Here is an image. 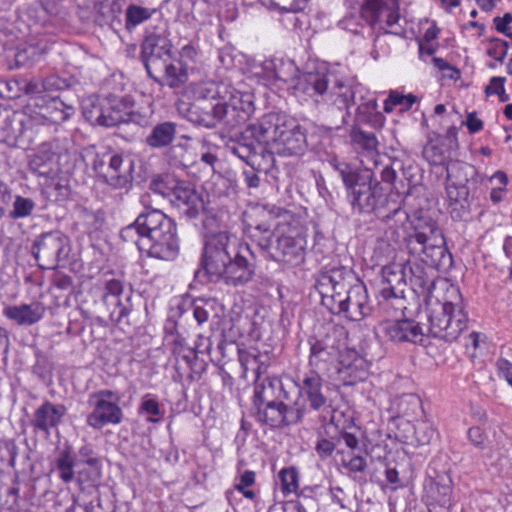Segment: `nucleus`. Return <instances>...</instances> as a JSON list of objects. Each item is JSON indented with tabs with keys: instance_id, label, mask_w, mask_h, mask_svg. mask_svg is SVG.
Returning a JSON list of instances; mask_svg holds the SVG:
<instances>
[{
	"instance_id": "f257e3e1",
	"label": "nucleus",
	"mask_w": 512,
	"mask_h": 512,
	"mask_svg": "<svg viewBox=\"0 0 512 512\" xmlns=\"http://www.w3.org/2000/svg\"><path fill=\"white\" fill-rule=\"evenodd\" d=\"M306 135L296 120L282 113H268L249 124L240 136L227 143V149L250 167L268 171L274 154L284 157L302 155Z\"/></svg>"
},
{
	"instance_id": "f03ea898",
	"label": "nucleus",
	"mask_w": 512,
	"mask_h": 512,
	"mask_svg": "<svg viewBox=\"0 0 512 512\" xmlns=\"http://www.w3.org/2000/svg\"><path fill=\"white\" fill-rule=\"evenodd\" d=\"M193 103H181L178 111L191 124L205 129L233 130L253 112L250 100H244L228 85L203 81L192 86Z\"/></svg>"
},
{
	"instance_id": "7ed1b4c3",
	"label": "nucleus",
	"mask_w": 512,
	"mask_h": 512,
	"mask_svg": "<svg viewBox=\"0 0 512 512\" xmlns=\"http://www.w3.org/2000/svg\"><path fill=\"white\" fill-rule=\"evenodd\" d=\"M245 233L268 259L291 265L304 260L306 240L300 229L287 222L275 224L265 211L249 217Z\"/></svg>"
},
{
	"instance_id": "20e7f679",
	"label": "nucleus",
	"mask_w": 512,
	"mask_h": 512,
	"mask_svg": "<svg viewBox=\"0 0 512 512\" xmlns=\"http://www.w3.org/2000/svg\"><path fill=\"white\" fill-rule=\"evenodd\" d=\"M244 252L251 254L248 245H240L228 232L210 235L203 248L201 266L212 281L223 280L227 285L239 286L250 282L255 265Z\"/></svg>"
},
{
	"instance_id": "39448f33",
	"label": "nucleus",
	"mask_w": 512,
	"mask_h": 512,
	"mask_svg": "<svg viewBox=\"0 0 512 512\" xmlns=\"http://www.w3.org/2000/svg\"><path fill=\"white\" fill-rule=\"evenodd\" d=\"M120 237L149 257L173 261L179 255L176 223L158 209H145L121 230Z\"/></svg>"
},
{
	"instance_id": "423d86ee",
	"label": "nucleus",
	"mask_w": 512,
	"mask_h": 512,
	"mask_svg": "<svg viewBox=\"0 0 512 512\" xmlns=\"http://www.w3.org/2000/svg\"><path fill=\"white\" fill-rule=\"evenodd\" d=\"M168 36L165 27H146L141 59L150 78L161 86L175 89L188 81V71L183 61L172 52Z\"/></svg>"
},
{
	"instance_id": "0eeeda50",
	"label": "nucleus",
	"mask_w": 512,
	"mask_h": 512,
	"mask_svg": "<svg viewBox=\"0 0 512 512\" xmlns=\"http://www.w3.org/2000/svg\"><path fill=\"white\" fill-rule=\"evenodd\" d=\"M405 240L407 253L432 268H444L452 262L442 230L422 212L412 217L411 231Z\"/></svg>"
},
{
	"instance_id": "6e6552de",
	"label": "nucleus",
	"mask_w": 512,
	"mask_h": 512,
	"mask_svg": "<svg viewBox=\"0 0 512 512\" xmlns=\"http://www.w3.org/2000/svg\"><path fill=\"white\" fill-rule=\"evenodd\" d=\"M299 95L311 98L315 103H329L338 109H348L357 104L356 96L363 90L360 84L338 79L325 72H307L302 74L295 85Z\"/></svg>"
},
{
	"instance_id": "1a4fd4ad",
	"label": "nucleus",
	"mask_w": 512,
	"mask_h": 512,
	"mask_svg": "<svg viewBox=\"0 0 512 512\" xmlns=\"http://www.w3.org/2000/svg\"><path fill=\"white\" fill-rule=\"evenodd\" d=\"M79 157L70 141L54 139L39 146L29 161V168L39 176L53 178L59 173L71 174Z\"/></svg>"
},
{
	"instance_id": "9d476101",
	"label": "nucleus",
	"mask_w": 512,
	"mask_h": 512,
	"mask_svg": "<svg viewBox=\"0 0 512 512\" xmlns=\"http://www.w3.org/2000/svg\"><path fill=\"white\" fill-rule=\"evenodd\" d=\"M347 193L353 210L358 213H376L381 218L389 205L387 193L369 169L363 170V175Z\"/></svg>"
},
{
	"instance_id": "9b49d317",
	"label": "nucleus",
	"mask_w": 512,
	"mask_h": 512,
	"mask_svg": "<svg viewBox=\"0 0 512 512\" xmlns=\"http://www.w3.org/2000/svg\"><path fill=\"white\" fill-rule=\"evenodd\" d=\"M427 318L430 335L446 342L458 339L468 323V317L463 309L451 302H437L429 309Z\"/></svg>"
},
{
	"instance_id": "f8f14e48",
	"label": "nucleus",
	"mask_w": 512,
	"mask_h": 512,
	"mask_svg": "<svg viewBox=\"0 0 512 512\" xmlns=\"http://www.w3.org/2000/svg\"><path fill=\"white\" fill-rule=\"evenodd\" d=\"M69 239L59 231L39 235L31 246V254L42 269H55L68 259Z\"/></svg>"
},
{
	"instance_id": "ddd939ff",
	"label": "nucleus",
	"mask_w": 512,
	"mask_h": 512,
	"mask_svg": "<svg viewBox=\"0 0 512 512\" xmlns=\"http://www.w3.org/2000/svg\"><path fill=\"white\" fill-rule=\"evenodd\" d=\"M446 193L451 203L460 204L462 209L469 207V195L472 185L478 181L476 168L462 161H452L447 164Z\"/></svg>"
},
{
	"instance_id": "4468645a",
	"label": "nucleus",
	"mask_w": 512,
	"mask_h": 512,
	"mask_svg": "<svg viewBox=\"0 0 512 512\" xmlns=\"http://www.w3.org/2000/svg\"><path fill=\"white\" fill-rule=\"evenodd\" d=\"M254 407L257 420L275 429L300 424L306 414V406L300 400L280 401Z\"/></svg>"
},
{
	"instance_id": "2eb2a0df",
	"label": "nucleus",
	"mask_w": 512,
	"mask_h": 512,
	"mask_svg": "<svg viewBox=\"0 0 512 512\" xmlns=\"http://www.w3.org/2000/svg\"><path fill=\"white\" fill-rule=\"evenodd\" d=\"M177 127V123L173 121L158 122L151 127L144 142L151 149L160 150L169 147L170 162L175 166L186 168L190 165L186 147L182 144L171 146L177 134Z\"/></svg>"
},
{
	"instance_id": "dca6fc26",
	"label": "nucleus",
	"mask_w": 512,
	"mask_h": 512,
	"mask_svg": "<svg viewBox=\"0 0 512 512\" xmlns=\"http://www.w3.org/2000/svg\"><path fill=\"white\" fill-rule=\"evenodd\" d=\"M353 275L345 267L332 268L320 274L316 289L321 296V301L329 311L335 310L338 301L345 297L350 288Z\"/></svg>"
},
{
	"instance_id": "f3484780",
	"label": "nucleus",
	"mask_w": 512,
	"mask_h": 512,
	"mask_svg": "<svg viewBox=\"0 0 512 512\" xmlns=\"http://www.w3.org/2000/svg\"><path fill=\"white\" fill-rule=\"evenodd\" d=\"M93 168L114 189H128L132 183V165L120 154L104 153L102 157L97 155Z\"/></svg>"
},
{
	"instance_id": "a211bd4d",
	"label": "nucleus",
	"mask_w": 512,
	"mask_h": 512,
	"mask_svg": "<svg viewBox=\"0 0 512 512\" xmlns=\"http://www.w3.org/2000/svg\"><path fill=\"white\" fill-rule=\"evenodd\" d=\"M295 384L297 398L294 401H303L306 406L317 412L325 411L330 407L328 398L325 394L327 388L320 374L314 370L305 372L302 376H298Z\"/></svg>"
},
{
	"instance_id": "6ab92c4d",
	"label": "nucleus",
	"mask_w": 512,
	"mask_h": 512,
	"mask_svg": "<svg viewBox=\"0 0 512 512\" xmlns=\"http://www.w3.org/2000/svg\"><path fill=\"white\" fill-rule=\"evenodd\" d=\"M453 482L446 472L430 477L424 484V499L428 512H450L454 506Z\"/></svg>"
},
{
	"instance_id": "aec40b11",
	"label": "nucleus",
	"mask_w": 512,
	"mask_h": 512,
	"mask_svg": "<svg viewBox=\"0 0 512 512\" xmlns=\"http://www.w3.org/2000/svg\"><path fill=\"white\" fill-rule=\"evenodd\" d=\"M375 334L379 339L394 343H421L424 338L423 327L411 319L385 320L375 327Z\"/></svg>"
},
{
	"instance_id": "412c9836",
	"label": "nucleus",
	"mask_w": 512,
	"mask_h": 512,
	"mask_svg": "<svg viewBox=\"0 0 512 512\" xmlns=\"http://www.w3.org/2000/svg\"><path fill=\"white\" fill-rule=\"evenodd\" d=\"M382 276L388 284L395 281L409 283L412 290L418 295L429 294L433 285V281L428 277L424 266L410 261L402 266L399 274L394 271L393 267H383Z\"/></svg>"
},
{
	"instance_id": "4be33fe9",
	"label": "nucleus",
	"mask_w": 512,
	"mask_h": 512,
	"mask_svg": "<svg viewBox=\"0 0 512 512\" xmlns=\"http://www.w3.org/2000/svg\"><path fill=\"white\" fill-rule=\"evenodd\" d=\"M295 384L291 378L266 377L257 381L254 388L253 404L259 406L280 401H290Z\"/></svg>"
},
{
	"instance_id": "5701e85b",
	"label": "nucleus",
	"mask_w": 512,
	"mask_h": 512,
	"mask_svg": "<svg viewBox=\"0 0 512 512\" xmlns=\"http://www.w3.org/2000/svg\"><path fill=\"white\" fill-rule=\"evenodd\" d=\"M341 335L340 329L330 327L322 337L310 340V365L319 366L320 363L337 360L343 346Z\"/></svg>"
},
{
	"instance_id": "b1692460",
	"label": "nucleus",
	"mask_w": 512,
	"mask_h": 512,
	"mask_svg": "<svg viewBox=\"0 0 512 512\" xmlns=\"http://www.w3.org/2000/svg\"><path fill=\"white\" fill-rule=\"evenodd\" d=\"M334 308L335 310L330 311L333 314H342L350 321L362 320L370 313L365 285L361 282L354 284Z\"/></svg>"
},
{
	"instance_id": "393cba45",
	"label": "nucleus",
	"mask_w": 512,
	"mask_h": 512,
	"mask_svg": "<svg viewBox=\"0 0 512 512\" xmlns=\"http://www.w3.org/2000/svg\"><path fill=\"white\" fill-rule=\"evenodd\" d=\"M32 120L18 112L5 111L0 118V142L17 145L29 141L28 125Z\"/></svg>"
},
{
	"instance_id": "a878e982",
	"label": "nucleus",
	"mask_w": 512,
	"mask_h": 512,
	"mask_svg": "<svg viewBox=\"0 0 512 512\" xmlns=\"http://www.w3.org/2000/svg\"><path fill=\"white\" fill-rule=\"evenodd\" d=\"M169 197L173 206L188 219H195L203 209L201 197L185 182L177 183L169 193Z\"/></svg>"
},
{
	"instance_id": "bb28decb",
	"label": "nucleus",
	"mask_w": 512,
	"mask_h": 512,
	"mask_svg": "<svg viewBox=\"0 0 512 512\" xmlns=\"http://www.w3.org/2000/svg\"><path fill=\"white\" fill-rule=\"evenodd\" d=\"M361 14L371 26L385 21L387 26L393 27L400 19L397 0H365Z\"/></svg>"
},
{
	"instance_id": "cd10ccee",
	"label": "nucleus",
	"mask_w": 512,
	"mask_h": 512,
	"mask_svg": "<svg viewBox=\"0 0 512 512\" xmlns=\"http://www.w3.org/2000/svg\"><path fill=\"white\" fill-rule=\"evenodd\" d=\"M66 412L67 409L63 404L45 401L34 411L31 425L34 431H40L49 436L51 430L59 426Z\"/></svg>"
},
{
	"instance_id": "c85d7f7f",
	"label": "nucleus",
	"mask_w": 512,
	"mask_h": 512,
	"mask_svg": "<svg viewBox=\"0 0 512 512\" xmlns=\"http://www.w3.org/2000/svg\"><path fill=\"white\" fill-rule=\"evenodd\" d=\"M88 403L93 409L88 414L86 422L93 429L99 430L109 424L118 425L124 418L121 407L115 402L88 401Z\"/></svg>"
},
{
	"instance_id": "c756f323",
	"label": "nucleus",
	"mask_w": 512,
	"mask_h": 512,
	"mask_svg": "<svg viewBox=\"0 0 512 512\" xmlns=\"http://www.w3.org/2000/svg\"><path fill=\"white\" fill-rule=\"evenodd\" d=\"M381 219L388 225L386 236L389 241L400 244L403 243L406 248V238L411 231L410 216L399 205L394 204L391 210L381 215Z\"/></svg>"
},
{
	"instance_id": "7c9ffc66",
	"label": "nucleus",
	"mask_w": 512,
	"mask_h": 512,
	"mask_svg": "<svg viewBox=\"0 0 512 512\" xmlns=\"http://www.w3.org/2000/svg\"><path fill=\"white\" fill-rule=\"evenodd\" d=\"M45 306L38 301L30 304L9 305L3 309V315L19 326H31L39 322L45 314Z\"/></svg>"
},
{
	"instance_id": "2f4dec72",
	"label": "nucleus",
	"mask_w": 512,
	"mask_h": 512,
	"mask_svg": "<svg viewBox=\"0 0 512 512\" xmlns=\"http://www.w3.org/2000/svg\"><path fill=\"white\" fill-rule=\"evenodd\" d=\"M457 147L455 136H446L429 141L423 148V157L432 165H446L451 161L453 150Z\"/></svg>"
},
{
	"instance_id": "473e14b6",
	"label": "nucleus",
	"mask_w": 512,
	"mask_h": 512,
	"mask_svg": "<svg viewBox=\"0 0 512 512\" xmlns=\"http://www.w3.org/2000/svg\"><path fill=\"white\" fill-rule=\"evenodd\" d=\"M77 465H87L91 467L89 476H86V469L81 468L77 471V481L79 484L91 483L95 484L101 478L100 461L96 457L91 445H84L78 451Z\"/></svg>"
},
{
	"instance_id": "72a5a7b5",
	"label": "nucleus",
	"mask_w": 512,
	"mask_h": 512,
	"mask_svg": "<svg viewBox=\"0 0 512 512\" xmlns=\"http://www.w3.org/2000/svg\"><path fill=\"white\" fill-rule=\"evenodd\" d=\"M124 98L109 97L103 102V113L100 118L99 126L116 127L123 124Z\"/></svg>"
},
{
	"instance_id": "f704fd0d",
	"label": "nucleus",
	"mask_w": 512,
	"mask_h": 512,
	"mask_svg": "<svg viewBox=\"0 0 512 512\" xmlns=\"http://www.w3.org/2000/svg\"><path fill=\"white\" fill-rule=\"evenodd\" d=\"M262 69L267 78L283 82H287L296 70L292 61L281 58L264 61Z\"/></svg>"
},
{
	"instance_id": "c9c22d12",
	"label": "nucleus",
	"mask_w": 512,
	"mask_h": 512,
	"mask_svg": "<svg viewBox=\"0 0 512 512\" xmlns=\"http://www.w3.org/2000/svg\"><path fill=\"white\" fill-rule=\"evenodd\" d=\"M157 12L156 8L129 4L125 10V29L128 32H133L138 26L151 19Z\"/></svg>"
},
{
	"instance_id": "e433bc0d",
	"label": "nucleus",
	"mask_w": 512,
	"mask_h": 512,
	"mask_svg": "<svg viewBox=\"0 0 512 512\" xmlns=\"http://www.w3.org/2000/svg\"><path fill=\"white\" fill-rule=\"evenodd\" d=\"M103 317H107L112 323L118 324L128 315L129 309L123 304L121 298L114 296H102Z\"/></svg>"
},
{
	"instance_id": "4c0bfd02",
	"label": "nucleus",
	"mask_w": 512,
	"mask_h": 512,
	"mask_svg": "<svg viewBox=\"0 0 512 512\" xmlns=\"http://www.w3.org/2000/svg\"><path fill=\"white\" fill-rule=\"evenodd\" d=\"M36 203L33 199L16 195L14 197L12 208L8 209V217L12 220L28 218L33 215Z\"/></svg>"
},
{
	"instance_id": "58836bf2",
	"label": "nucleus",
	"mask_w": 512,
	"mask_h": 512,
	"mask_svg": "<svg viewBox=\"0 0 512 512\" xmlns=\"http://www.w3.org/2000/svg\"><path fill=\"white\" fill-rule=\"evenodd\" d=\"M75 466L79 467L72 458L70 450H62L56 460V469L63 482L70 483L75 478Z\"/></svg>"
},
{
	"instance_id": "ea45409f",
	"label": "nucleus",
	"mask_w": 512,
	"mask_h": 512,
	"mask_svg": "<svg viewBox=\"0 0 512 512\" xmlns=\"http://www.w3.org/2000/svg\"><path fill=\"white\" fill-rule=\"evenodd\" d=\"M104 100L105 98L91 96L82 101V114L90 124L99 125Z\"/></svg>"
},
{
	"instance_id": "a19ab883",
	"label": "nucleus",
	"mask_w": 512,
	"mask_h": 512,
	"mask_svg": "<svg viewBox=\"0 0 512 512\" xmlns=\"http://www.w3.org/2000/svg\"><path fill=\"white\" fill-rule=\"evenodd\" d=\"M18 447L13 439L0 438V467L14 468Z\"/></svg>"
},
{
	"instance_id": "79ce46f5",
	"label": "nucleus",
	"mask_w": 512,
	"mask_h": 512,
	"mask_svg": "<svg viewBox=\"0 0 512 512\" xmlns=\"http://www.w3.org/2000/svg\"><path fill=\"white\" fill-rule=\"evenodd\" d=\"M331 165L341 177L347 192L358 182V177L363 175V170L357 171L353 169L349 164L345 162H339L336 159L331 161Z\"/></svg>"
},
{
	"instance_id": "37998d69",
	"label": "nucleus",
	"mask_w": 512,
	"mask_h": 512,
	"mask_svg": "<svg viewBox=\"0 0 512 512\" xmlns=\"http://www.w3.org/2000/svg\"><path fill=\"white\" fill-rule=\"evenodd\" d=\"M261 4L271 10L285 12H299L304 10L309 0H259Z\"/></svg>"
},
{
	"instance_id": "c03bdc74",
	"label": "nucleus",
	"mask_w": 512,
	"mask_h": 512,
	"mask_svg": "<svg viewBox=\"0 0 512 512\" xmlns=\"http://www.w3.org/2000/svg\"><path fill=\"white\" fill-rule=\"evenodd\" d=\"M350 137L354 145L366 151H374L378 145V141L374 133L363 131L358 127L352 128Z\"/></svg>"
},
{
	"instance_id": "a18cd8bd",
	"label": "nucleus",
	"mask_w": 512,
	"mask_h": 512,
	"mask_svg": "<svg viewBox=\"0 0 512 512\" xmlns=\"http://www.w3.org/2000/svg\"><path fill=\"white\" fill-rule=\"evenodd\" d=\"M166 343L172 347L173 354L182 357L187 362L195 356V352L188 346L185 333L183 332L175 335Z\"/></svg>"
},
{
	"instance_id": "49530a36",
	"label": "nucleus",
	"mask_w": 512,
	"mask_h": 512,
	"mask_svg": "<svg viewBox=\"0 0 512 512\" xmlns=\"http://www.w3.org/2000/svg\"><path fill=\"white\" fill-rule=\"evenodd\" d=\"M416 100V96L412 94L401 95L392 91L384 103V111L390 113L392 112L394 106H401L403 110H408L412 107Z\"/></svg>"
},
{
	"instance_id": "de8ad7c7",
	"label": "nucleus",
	"mask_w": 512,
	"mask_h": 512,
	"mask_svg": "<svg viewBox=\"0 0 512 512\" xmlns=\"http://www.w3.org/2000/svg\"><path fill=\"white\" fill-rule=\"evenodd\" d=\"M279 479L284 494L296 492L298 484V472L294 467L283 468L279 472Z\"/></svg>"
},
{
	"instance_id": "09e8293b",
	"label": "nucleus",
	"mask_w": 512,
	"mask_h": 512,
	"mask_svg": "<svg viewBox=\"0 0 512 512\" xmlns=\"http://www.w3.org/2000/svg\"><path fill=\"white\" fill-rule=\"evenodd\" d=\"M22 95V83L16 79H0V98L16 99Z\"/></svg>"
},
{
	"instance_id": "8fccbe9b",
	"label": "nucleus",
	"mask_w": 512,
	"mask_h": 512,
	"mask_svg": "<svg viewBox=\"0 0 512 512\" xmlns=\"http://www.w3.org/2000/svg\"><path fill=\"white\" fill-rule=\"evenodd\" d=\"M490 182H495L497 184V186L492 188L490 192V199L494 203H499L502 200L506 190V185L508 182L507 175L502 171H497L491 176Z\"/></svg>"
},
{
	"instance_id": "3c124183",
	"label": "nucleus",
	"mask_w": 512,
	"mask_h": 512,
	"mask_svg": "<svg viewBox=\"0 0 512 512\" xmlns=\"http://www.w3.org/2000/svg\"><path fill=\"white\" fill-rule=\"evenodd\" d=\"M414 429V437L419 445H428L435 436V430L428 422H418Z\"/></svg>"
},
{
	"instance_id": "603ef678",
	"label": "nucleus",
	"mask_w": 512,
	"mask_h": 512,
	"mask_svg": "<svg viewBox=\"0 0 512 512\" xmlns=\"http://www.w3.org/2000/svg\"><path fill=\"white\" fill-rule=\"evenodd\" d=\"M123 112L126 114L123 116V124L133 123L137 126L145 127L149 124V117L132 110L131 102L125 99Z\"/></svg>"
},
{
	"instance_id": "864d4df0",
	"label": "nucleus",
	"mask_w": 512,
	"mask_h": 512,
	"mask_svg": "<svg viewBox=\"0 0 512 512\" xmlns=\"http://www.w3.org/2000/svg\"><path fill=\"white\" fill-rule=\"evenodd\" d=\"M139 411L150 415V417L147 418V421L151 423L158 421L157 419L153 418V416H160L162 414L158 401L154 398H151L150 395H145L143 397Z\"/></svg>"
},
{
	"instance_id": "5fc2aeb1",
	"label": "nucleus",
	"mask_w": 512,
	"mask_h": 512,
	"mask_svg": "<svg viewBox=\"0 0 512 512\" xmlns=\"http://www.w3.org/2000/svg\"><path fill=\"white\" fill-rule=\"evenodd\" d=\"M505 77H497L494 76L490 79V83L485 88L486 96H490L492 94H497L501 102H506L509 99V96L505 92L504 84Z\"/></svg>"
},
{
	"instance_id": "6e6d98bb",
	"label": "nucleus",
	"mask_w": 512,
	"mask_h": 512,
	"mask_svg": "<svg viewBox=\"0 0 512 512\" xmlns=\"http://www.w3.org/2000/svg\"><path fill=\"white\" fill-rule=\"evenodd\" d=\"M509 49V44L505 40L492 39L490 47L487 49L488 56L494 58L496 61L503 62Z\"/></svg>"
},
{
	"instance_id": "4d7b16f0",
	"label": "nucleus",
	"mask_w": 512,
	"mask_h": 512,
	"mask_svg": "<svg viewBox=\"0 0 512 512\" xmlns=\"http://www.w3.org/2000/svg\"><path fill=\"white\" fill-rule=\"evenodd\" d=\"M361 103L358 104L357 107V116L362 120H368L371 115L376 113L377 110V102L376 99H370L364 101V97L360 95Z\"/></svg>"
},
{
	"instance_id": "13d9d810",
	"label": "nucleus",
	"mask_w": 512,
	"mask_h": 512,
	"mask_svg": "<svg viewBox=\"0 0 512 512\" xmlns=\"http://www.w3.org/2000/svg\"><path fill=\"white\" fill-rule=\"evenodd\" d=\"M403 177L408 181L410 186H415L420 180V169L413 163L408 162L406 165L401 167Z\"/></svg>"
},
{
	"instance_id": "bf43d9fd",
	"label": "nucleus",
	"mask_w": 512,
	"mask_h": 512,
	"mask_svg": "<svg viewBox=\"0 0 512 512\" xmlns=\"http://www.w3.org/2000/svg\"><path fill=\"white\" fill-rule=\"evenodd\" d=\"M120 399L121 396L116 391L110 389H103L90 395L89 401L115 402L118 404Z\"/></svg>"
},
{
	"instance_id": "052dcab7",
	"label": "nucleus",
	"mask_w": 512,
	"mask_h": 512,
	"mask_svg": "<svg viewBox=\"0 0 512 512\" xmlns=\"http://www.w3.org/2000/svg\"><path fill=\"white\" fill-rule=\"evenodd\" d=\"M12 201V192L9 186L0 181V218L5 215Z\"/></svg>"
},
{
	"instance_id": "680f3d73",
	"label": "nucleus",
	"mask_w": 512,
	"mask_h": 512,
	"mask_svg": "<svg viewBox=\"0 0 512 512\" xmlns=\"http://www.w3.org/2000/svg\"><path fill=\"white\" fill-rule=\"evenodd\" d=\"M86 512H113L109 502L104 503L100 496H96L89 503L84 504Z\"/></svg>"
},
{
	"instance_id": "e2e57ef3",
	"label": "nucleus",
	"mask_w": 512,
	"mask_h": 512,
	"mask_svg": "<svg viewBox=\"0 0 512 512\" xmlns=\"http://www.w3.org/2000/svg\"><path fill=\"white\" fill-rule=\"evenodd\" d=\"M335 450V444L325 438L319 439L315 446V451L318 456L322 459H326L330 457Z\"/></svg>"
},
{
	"instance_id": "0e129e2a",
	"label": "nucleus",
	"mask_w": 512,
	"mask_h": 512,
	"mask_svg": "<svg viewBox=\"0 0 512 512\" xmlns=\"http://www.w3.org/2000/svg\"><path fill=\"white\" fill-rule=\"evenodd\" d=\"M338 26L345 31L351 32L352 34H358L362 27L358 21V18L354 15H349L341 19L338 22Z\"/></svg>"
},
{
	"instance_id": "69168bd1",
	"label": "nucleus",
	"mask_w": 512,
	"mask_h": 512,
	"mask_svg": "<svg viewBox=\"0 0 512 512\" xmlns=\"http://www.w3.org/2000/svg\"><path fill=\"white\" fill-rule=\"evenodd\" d=\"M53 284L55 288L60 291L71 293L73 291L74 285L73 280L70 276L65 274H56L53 279Z\"/></svg>"
},
{
	"instance_id": "338daca9",
	"label": "nucleus",
	"mask_w": 512,
	"mask_h": 512,
	"mask_svg": "<svg viewBox=\"0 0 512 512\" xmlns=\"http://www.w3.org/2000/svg\"><path fill=\"white\" fill-rule=\"evenodd\" d=\"M342 464L353 473L363 472L367 467L366 460L361 456H353L349 461L343 460Z\"/></svg>"
},
{
	"instance_id": "774afa93",
	"label": "nucleus",
	"mask_w": 512,
	"mask_h": 512,
	"mask_svg": "<svg viewBox=\"0 0 512 512\" xmlns=\"http://www.w3.org/2000/svg\"><path fill=\"white\" fill-rule=\"evenodd\" d=\"M497 368L500 374L506 379L512 387V363L504 358L497 360Z\"/></svg>"
}]
</instances>
